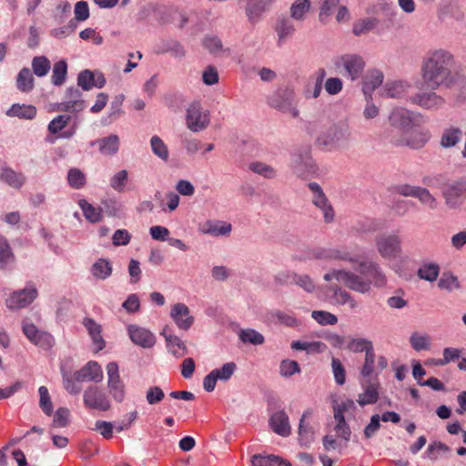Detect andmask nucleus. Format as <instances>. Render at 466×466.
<instances>
[{"instance_id":"f257e3e1","label":"nucleus","mask_w":466,"mask_h":466,"mask_svg":"<svg viewBox=\"0 0 466 466\" xmlns=\"http://www.w3.org/2000/svg\"><path fill=\"white\" fill-rule=\"evenodd\" d=\"M454 67L455 59L451 52L445 49L430 51L421 63V79L431 90L440 86L451 87L456 82Z\"/></svg>"},{"instance_id":"f03ea898","label":"nucleus","mask_w":466,"mask_h":466,"mask_svg":"<svg viewBox=\"0 0 466 466\" xmlns=\"http://www.w3.org/2000/svg\"><path fill=\"white\" fill-rule=\"evenodd\" d=\"M289 167L297 177L303 179L318 175V167L312 159L309 146H301L292 150Z\"/></svg>"},{"instance_id":"7ed1b4c3","label":"nucleus","mask_w":466,"mask_h":466,"mask_svg":"<svg viewBox=\"0 0 466 466\" xmlns=\"http://www.w3.org/2000/svg\"><path fill=\"white\" fill-rule=\"evenodd\" d=\"M350 138L349 128L344 124H331L316 138V144L323 149H332L340 147Z\"/></svg>"},{"instance_id":"20e7f679","label":"nucleus","mask_w":466,"mask_h":466,"mask_svg":"<svg viewBox=\"0 0 466 466\" xmlns=\"http://www.w3.org/2000/svg\"><path fill=\"white\" fill-rule=\"evenodd\" d=\"M445 204L450 208L461 207L466 199V177L447 181L441 188Z\"/></svg>"},{"instance_id":"39448f33","label":"nucleus","mask_w":466,"mask_h":466,"mask_svg":"<svg viewBox=\"0 0 466 466\" xmlns=\"http://www.w3.org/2000/svg\"><path fill=\"white\" fill-rule=\"evenodd\" d=\"M271 107L279 111L290 114L293 117L299 116V110L296 107L295 93L289 87L279 88L268 99Z\"/></svg>"},{"instance_id":"423d86ee","label":"nucleus","mask_w":466,"mask_h":466,"mask_svg":"<svg viewBox=\"0 0 466 466\" xmlns=\"http://www.w3.org/2000/svg\"><path fill=\"white\" fill-rule=\"evenodd\" d=\"M334 65L338 69H344V76L348 77L351 81H355L362 75L365 67V61L360 55L345 54L337 57Z\"/></svg>"},{"instance_id":"0eeeda50","label":"nucleus","mask_w":466,"mask_h":466,"mask_svg":"<svg viewBox=\"0 0 466 466\" xmlns=\"http://www.w3.org/2000/svg\"><path fill=\"white\" fill-rule=\"evenodd\" d=\"M377 249L384 258H395L400 252V239L395 234H380L375 238Z\"/></svg>"},{"instance_id":"6e6552de","label":"nucleus","mask_w":466,"mask_h":466,"mask_svg":"<svg viewBox=\"0 0 466 466\" xmlns=\"http://www.w3.org/2000/svg\"><path fill=\"white\" fill-rule=\"evenodd\" d=\"M106 373L108 377L107 388L110 395L117 402H122L126 396V386L120 378L118 365L112 361L106 365Z\"/></svg>"},{"instance_id":"1a4fd4ad","label":"nucleus","mask_w":466,"mask_h":466,"mask_svg":"<svg viewBox=\"0 0 466 466\" xmlns=\"http://www.w3.org/2000/svg\"><path fill=\"white\" fill-rule=\"evenodd\" d=\"M187 127L193 132L206 129L209 124L208 112H203L199 102L195 101L188 106L186 115Z\"/></svg>"},{"instance_id":"9d476101","label":"nucleus","mask_w":466,"mask_h":466,"mask_svg":"<svg viewBox=\"0 0 466 466\" xmlns=\"http://www.w3.org/2000/svg\"><path fill=\"white\" fill-rule=\"evenodd\" d=\"M38 292L35 286L14 291L5 300L9 309L15 310L29 306L37 297Z\"/></svg>"},{"instance_id":"9b49d317","label":"nucleus","mask_w":466,"mask_h":466,"mask_svg":"<svg viewBox=\"0 0 466 466\" xmlns=\"http://www.w3.org/2000/svg\"><path fill=\"white\" fill-rule=\"evenodd\" d=\"M84 403L86 407L106 411L110 409V401L106 393L96 386H89L84 392Z\"/></svg>"},{"instance_id":"f8f14e48","label":"nucleus","mask_w":466,"mask_h":466,"mask_svg":"<svg viewBox=\"0 0 466 466\" xmlns=\"http://www.w3.org/2000/svg\"><path fill=\"white\" fill-rule=\"evenodd\" d=\"M415 120V114L403 107L394 108L389 116L390 124L404 132L413 127Z\"/></svg>"},{"instance_id":"ddd939ff","label":"nucleus","mask_w":466,"mask_h":466,"mask_svg":"<svg viewBox=\"0 0 466 466\" xmlns=\"http://www.w3.org/2000/svg\"><path fill=\"white\" fill-rule=\"evenodd\" d=\"M409 100L412 104L418 105L428 110H437L442 107L445 103L444 98L436 94L434 90H431V92L417 93L414 96H410Z\"/></svg>"},{"instance_id":"4468645a","label":"nucleus","mask_w":466,"mask_h":466,"mask_svg":"<svg viewBox=\"0 0 466 466\" xmlns=\"http://www.w3.org/2000/svg\"><path fill=\"white\" fill-rule=\"evenodd\" d=\"M359 271L361 275L369 277L368 279L374 286L381 288L386 285V277L379 264L372 261H362L360 263Z\"/></svg>"},{"instance_id":"2eb2a0df","label":"nucleus","mask_w":466,"mask_h":466,"mask_svg":"<svg viewBox=\"0 0 466 466\" xmlns=\"http://www.w3.org/2000/svg\"><path fill=\"white\" fill-rule=\"evenodd\" d=\"M127 331L130 339L136 345L145 349L152 348L156 343V337L152 332L137 325H129Z\"/></svg>"},{"instance_id":"dca6fc26","label":"nucleus","mask_w":466,"mask_h":466,"mask_svg":"<svg viewBox=\"0 0 466 466\" xmlns=\"http://www.w3.org/2000/svg\"><path fill=\"white\" fill-rule=\"evenodd\" d=\"M74 379L76 381L100 382L103 380V371L96 361L91 360L75 372Z\"/></svg>"},{"instance_id":"f3484780","label":"nucleus","mask_w":466,"mask_h":466,"mask_svg":"<svg viewBox=\"0 0 466 466\" xmlns=\"http://www.w3.org/2000/svg\"><path fill=\"white\" fill-rule=\"evenodd\" d=\"M342 283L350 289L366 294L371 289V281L364 279L363 275H357L351 271H344Z\"/></svg>"},{"instance_id":"a211bd4d","label":"nucleus","mask_w":466,"mask_h":466,"mask_svg":"<svg viewBox=\"0 0 466 466\" xmlns=\"http://www.w3.org/2000/svg\"><path fill=\"white\" fill-rule=\"evenodd\" d=\"M268 423L271 430L279 436L288 437L291 433L289 416L284 410L272 413Z\"/></svg>"},{"instance_id":"6ab92c4d","label":"nucleus","mask_w":466,"mask_h":466,"mask_svg":"<svg viewBox=\"0 0 466 466\" xmlns=\"http://www.w3.org/2000/svg\"><path fill=\"white\" fill-rule=\"evenodd\" d=\"M170 316L177 326L183 330H187L194 322V317L190 315L188 307L183 303H176Z\"/></svg>"},{"instance_id":"aec40b11","label":"nucleus","mask_w":466,"mask_h":466,"mask_svg":"<svg viewBox=\"0 0 466 466\" xmlns=\"http://www.w3.org/2000/svg\"><path fill=\"white\" fill-rule=\"evenodd\" d=\"M271 0H249L246 7V15L250 23L255 24L264 12L268 10Z\"/></svg>"},{"instance_id":"412c9836","label":"nucleus","mask_w":466,"mask_h":466,"mask_svg":"<svg viewBox=\"0 0 466 466\" xmlns=\"http://www.w3.org/2000/svg\"><path fill=\"white\" fill-rule=\"evenodd\" d=\"M82 324L87 329L93 343L96 345V351L102 350L106 347V341L102 338V327L92 318H84Z\"/></svg>"},{"instance_id":"4be33fe9","label":"nucleus","mask_w":466,"mask_h":466,"mask_svg":"<svg viewBox=\"0 0 466 466\" xmlns=\"http://www.w3.org/2000/svg\"><path fill=\"white\" fill-rule=\"evenodd\" d=\"M119 137L115 134H111L108 137L91 142V146L98 145L99 152L106 156H113L116 154L119 149Z\"/></svg>"},{"instance_id":"5701e85b","label":"nucleus","mask_w":466,"mask_h":466,"mask_svg":"<svg viewBox=\"0 0 466 466\" xmlns=\"http://www.w3.org/2000/svg\"><path fill=\"white\" fill-rule=\"evenodd\" d=\"M274 29L278 35L279 45H280L285 39L290 37L296 30L290 18L283 15L277 18Z\"/></svg>"},{"instance_id":"b1692460","label":"nucleus","mask_w":466,"mask_h":466,"mask_svg":"<svg viewBox=\"0 0 466 466\" xmlns=\"http://www.w3.org/2000/svg\"><path fill=\"white\" fill-rule=\"evenodd\" d=\"M383 78V73L378 69H373L369 72L362 86V91L366 99L371 98V94L382 84Z\"/></svg>"},{"instance_id":"393cba45","label":"nucleus","mask_w":466,"mask_h":466,"mask_svg":"<svg viewBox=\"0 0 466 466\" xmlns=\"http://www.w3.org/2000/svg\"><path fill=\"white\" fill-rule=\"evenodd\" d=\"M362 387L364 388V392L359 394V398L357 400L358 403L363 407L368 404H374L378 401L379 399V385L376 383H371L370 380L362 383Z\"/></svg>"},{"instance_id":"a878e982","label":"nucleus","mask_w":466,"mask_h":466,"mask_svg":"<svg viewBox=\"0 0 466 466\" xmlns=\"http://www.w3.org/2000/svg\"><path fill=\"white\" fill-rule=\"evenodd\" d=\"M327 292L331 293V298L339 305L350 304L351 309L356 307V301L352 296L336 284L327 286Z\"/></svg>"},{"instance_id":"bb28decb","label":"nucleus","mask_w":466,"mask_h":466,"mask_svg":"<svg viewBox=\"0 0 466 466\" xmlns=\"http://www.w3.org/2000/svg\"><path fill=\"white\" fill-rule=\"evenodd\" d=\"M310 0H295L289 7L290 18L302 22L307 18V14L311 10Z\"/></svg>"},{"instance_id":"cd10ccee","label":"nucleus","mask_w":466,"mask_h":466,"mask_svg":"<svg viewBox=\"0 0 466 466\" xmlns=\"http://www.w3.org/2000/svg\"><path fill=\"white\" fill-rule=\"evenodd\" d=\"M8 116H17L23 119H33L36 115V107L32 105L14 104L6 111Z\"/></svg>"},{"instance_id":"c85d7f7f","label":"nucleus","mask_w":466,"mask_h":466,"mask_svg":"<svg viewBox=\"0 0 466 466\" xmlns=\"http://www.w3.org/2000/svg\"><path fill=\"white\" fill-rule=\"evenodd\" d=\"M462 130L459 127H451L444 129L441 138V146L445 148L452 147L457 145L462 138Z\"/></svg>"},{"instance_id":"c756f323","label":"nucleus","mask_w":466,"mask_h":466,"mask_svg":"<svg viewBox=\"0 0 466 466\" xmlns=\"http://www.w3.org/2000/svg\"><path fill=\"white\" fill-rule=\"evenodd\" d=\"M312 203L323 212L324 221L330 223L334 219V210L324 193L313 196Z\"/></svg>"},{"instance_id":"7c9ffc66","label":"nucleus","mask_w":466,"mask_h":466,"mask_svg":"<svg viewBox=\"0 0 466 466\" xmlns=\"http://www.w3.org/2000/svg\"><path fill=\"white\" fill-rule=\"evenodd\" d=\"M251 464L252 466H291L289 462H287L279 456H262L260 454H255L252 456Z\"/></svg>"},{"instance_id":"2f4dec72","label":"nucleus","mask_w":466,"mask_h":466,"mask_svg":"<svg viewBox=\"0 0 466 466\" xmlns=\"http://www.w3.org/2000/svg\"><path fill=\"white\" fill-rule=\"evenodd\" d=\"M231 228H232L229 223L220 221L212 222L208 220L203 225L201 231L212 236H225L229 234Z\"/></svg>"},{"instance_id":"473e14b6","label":"nucleus","mask_w":466,"mask_h":466,"mask_svg":"<svg viewBox=\"0 0 466 466\" xmlns=\"http://www.w3.org/2000/svg\"><path fill=\"white\" fill-rule=\"evenodd\" d=\"M35 86V79L29 68L24 67L16 77V87L24 93L30 92Z\"/></svg>"},{"instance_id":"72a5a7b5","label":"nucleus","mask_w":466,"mask_h":466,"mask_svg":"<svg viewBox=\"0 0 466 466\" xmlns=\"http://www.w3.org/2000/svg\"><path fill=\"white\" fill-rule=\"evenodd\" d=\"M203 47L211 55L220 56L224 51L222 40L216 35H206L202 39Z\"/></svg>"},{"instance_id":"f704fd0d","label":"nucleus","mask_w":466,"mask_h":466,"mask_svg":"<svg viewBox=\"0 0 466 466\" xmlns=\"http://www.w3.org/2000/svg\"><path fill=\"white\" fill-rule=\"evenodd\" d=\"M0 177L15 188H20L25 182V177L22 173H17L9 167L3 169Z\"/></svg>"},{"instance_id":"c9c22d12","label":"nucleus","mask_w":466,"mask_h":466,"mask_svg":"<svg viewBox=\"0 0 466 466\" xmlns=\"http://www.w3.org/2000/svg\"><path fill=\"white\" fill-rule=\"evenodd\" d=\"M379 23L380 21L376 17L360 19L354 23L352 33L357 36L367 34L368 32L375 29Z\"/></svg>"},{"instance_id":"e433bc0d","label":"nucleus","mask_w":466,"mask_h":466,"mask_svg":"<svg viewBox=\"0 0 466 466\" xmlns=\"http://www.w3.org/2000/svg\"><path fill=\"white\" fill-rule=\"evenodd\" d=\"M91 272L96 279H106L112 274L111 263L107 259L99 258L92 265Z\"/></svg>"},{"instance_id":"4c0bfd02","label":"nucleus","mask_w":466,"mask_h":466,"mask_svg":"<svg viewBox=\"0 0 466 466\" xmlns=\"http://www.w3.org/2000/svg\"><path fill=\"white\" fill-rule=\"evenodd\" d=\"M83 214L90 223H97L102 219L100 208H96L86 199H80L78 202Z\"/></svg>"},{"instance_id":"58836bf2","label":"nucleus","mask_w":466,"mask_h":466,"mask_svg":"<svg viewBox=\"0 0 466 466\" xmlns=\"http://www.w3.org/2000/svg\"><path fill=\"white\" fill-rule=\"evenodd\" d=\"M314 429L309 423L303 422L299 420V441L301 445L309 447L314 441Z\"/></svg>"},{"instance_id":"ea45409f","label":"nucleus","mask_w":466,"mask_h":466,"mask_svg":"<svg viewBox=\"0 0 466 466\" xmlns=\"http://www.w3.org/2000/svg\"><path fill=\"white\" fill-rule=\"evenodd\" d=\"M438 287L441 289H445L451 292L454 289H460L461 288L458 277L454 276L451 272H443L439 282Z\"/></svg>"},{"instance_id":"a19ab883","label":"nucleus","mask_w":466,"mask_h":466,"mask_svg":"<svg viewBox=\"0 0 466 466\" xmlns=\"http://www.w3.org/2000/svg\"><path fill=\"white\" fill-rule=\"evenodd\" d=\"M14 259L15 255L7 238L0 235V268H5V266L14 261Z\"/></svg>"},{"instance_id":"79ce46f5","label":"nucleus","mask_w":466,"mask_h":466,"mask_svg":"<svg viewBox=\"0 0 466 466\" xmlns=\"http://www.w3.org/2000/svg\"><path fill=\"white\" fill-rule=\"evenodd\" d=\"M440 273V267L436 263H426L418 269V277L421 279L433 282Z\"/></svg>"},{"instance_id":"37998d69","label":"nucleus","mask_w":466,"mask_h":466,"mask_svg":"<svg viewBox=\"0 0 466 466\" xmlns=\"http://www.w3.org/2000/svg\"><path fill=\"white\" fill-rule=\"evenodd\" d=\"M67 64L65 60L56 62L53 66L52 83L55 86H62L66 78Z\"/></svg>"},{"instance_id":"c03bdc74","label":"nucleus","mask_w":466,"mask_h":466,"mask_svg":"<svg viewBox=\"0 0 466 466\" xmlns=\"http://www.w3.org/2000/svg\"><path fill=\"white\" fill-rule=\"evenodd\" d=\"M67 182L72 188L80 189L85 187L86 179L79 168L73 167L68 170Z\"/></svg>"},{"instance_id":"a18cd8bd","label":"nucleus","mask_w":466,"mask_h":466,"mask_svg":"<svg viewBox=\"0 0 466 466\" xmlns=\"http://www.w3.org/2000/svg\"><path fill=\"white\" fill-rule=\"evenodd\" d=\"M150 146L154 155L158 157L163 161L168 160V149L166 144L158 136H153L150 139Z\"/></svg>"},{"instance_id":"49530a36","label":"nucleus","mask_w":466,"mask_h":466,"mask_svg":"<svg viewBox=\"0 0 466 466\" xmlns=\"http://www.w3.org/2000/svg\"><path fill=\"white\" fill-rule=\"evenodd\" d=\"M248 168L252 172L268 179H271L276 177V170L271 166L260 161L250 163Z\"/></svg>"},{"instance_id":"de8ad7c7","label":"nucleus","mask_w":466,"mask_h":466,"mask_svg":"<svg viewBox=\"0 0 466 466\" xmlns=\"http://www.w3.org/2000/svg\"><path fill=\"white\" fill-rule=\"evenodd\" d=\"M34 74L37 76H45L51 68L50 61L44 56H35L32 60Z\"/></svg>"},{"instance_id":"09e8293b","label":"nucleus","mask_w":466,"mask_h":466,"mask_svg":"<svg viewBox=\"0 0 466 466\" xmlns=\"http://www.w3.org/2000/svg\"><path fill=\"white\" fill-rule=\"evenodd\" d=\"M239 339L243 343H250L252 345H261L265 341L263 335L252 329H242L239 332Z\"/></svg>"},{"instance_id":"8fccbe9b","label":"nucleus","mask_w":466,"mask_h":466,"mask_svg":"<svg viewBox=\"0 0 466 466\" xmlns=\"http://www.w3.org/2000/svg\"><path fill=\"white\" fill-rule=\"evenodd\" d=\"M450 451L451 449L447 444L441 441H434L428 446L426 456L431 461H436L440 454H446Z\"/></svg>"},{"instance_id":"3c124183","label":"nucleus","mask_w":466,"mask_h":466,"mask_svg":"<svg viewBox=\"0 0 466 466\" xmlns=\"http://www.w3.org/2000/svg\"><path fill=\"white\" fill-rule=\"evenodd\" d=\"M339 4V0H324L319 7V20L322 24H326Z\"/></svg>"},{"instance_id":"603ef678","label":"nucleus","mask_w":466,"mask_h":466,"mask_svg":"<svg viewBox=\"0 0 466 466\" xmlns=\"http://www.w3.org/2000/svg\"><path fill=\"white\" fill-rule=\"evenodd\" d=\"M77 86L88 91L95 86V73L89 69L81 71L77 76Z\"/></svg>"},{"instance_id":"864d4df0","label":"nucleus","mask_w":466,"mask_h":466,"mask_svg":"<svg viewBox=\"0 0 466 466\" xmlns=\"http://www.w3.org/2000/svg\"><path fill=\"white\" fill-rule=\"evenodd\" d=\"M38 392L40 395V408L46 415L51 416L53 414V403L51 401L47 388L46 386H41L38 389Z\"/></svg>"},{"instance_id":"5fc2aeb1","label":"nucleus","mask_w":466,"mask_h":466,"mask_svg":"<svg viewBox=\"0 0 466 466\" xmlns=\"http://www.w3.org/2000/svg\"><path fill=\"white\" fill-rule=\"evenodd\" d=\"M406 92V85L402 82L387 83L384 86V93L387 97L399 98Z\"/></svg>"},{"instance_id":"6e6d98bb","label":"nucleus","mask_w":466,"mask_h":466,"mask_svg":"<svg viewBox=\"0 0 466 466\" xmlns=\"http://www.w3.org/2000/svg\"><path fill=\"white\" fill-rule=\"evenodd\" d=\"M374 363L375 353L373 350V345H370V347L367 348V350L365 352V361L360 371L361 376H363L364 378L370 377L373 372Z\"/></svg>"},{"instance_id":"4d7b16f0","label":"nucleus","mask_w":466,"mask_h":466,"mask_svg":"<svg viewBox=\"0 0 466 466\" xmlns=\"http://www.w3.org/2000/svg\"><path fill=\"white\" fill-rule=\"evenodd\" d=\"M311 317L320 325H335L338 322L336 315L324 310H314Z\"/></svg>"},{"instance_id":"13d9d810","label":"nucleus","mask_w":466,"mask_h":466,"mask_svg":"<svg viewBox=\"0 0 466 466\" xmlns=\"http://www.w3.org/2000/svg\"><path fill=\"white\" fill-rule=\"evenodd\" d=\"M410 343L416 351L428 350L430 348V337L414 332L410 338Z\"/></svg>"},{"instance_id":"bf43d9fd","label":"nucleus","mask_w":466,"mask_h":466,"mask_svg":"<svg viewBox=\"0 0 466 466\" xmlns=\"http://www.w3.org/2000/svg\"><path fill=\"white\" fill-rule=\"evenodd\" d=\"M127 179V171L126 169L120 170L111 177L110 186L114 190L122 192L125 188Z\"/></svg>"},{"instance_id":"052dcab7","label":"nucleus","mask_w":466,"mask_h":466,"mask_svg":"<svg viewBox=\"0 0 466 466\" xmlns=\"http://www.w3.org/2000/svg\"><path fill=\"white\" fill-rule=\"evenodd\" d=\"M33 344L42 348L43 350H50L54 345L53 336L43 330H39L35 339L31 341Z\"/></svg>"},{"instance_id":"680f3d73","label":"nucleus","mask_w":466,"mask_h":466,"mask_svg":"<svg viewBox=\"0 0 466 466\" xmlns=\"http://www.w3.org/2000/svg\"><path fill=\"white\" fill-rule=\"evenodd\" d=\"M300 368L296 360H284L279 366V373L282 377L289 378L295 373H299Z\"/></svg>"},{"instance_id":"e2e57ef3","label":"nucleus","mask_w":466,"mask_h":466,"mask_svg":"<svg viewBox=\"0 0 466 466\" xmlns=\"http://www.w3.org/2000/svg\"><path fill=\"white\" fill-rule=\"evenodd\" d=\"M237 370L235 362H227L221 368L213 370L218 380L222 381L228 380Z\"/></svg>"},{"instance_id":"0e129e2a","label":"nucleus","mask_w":466,"mask_h":466,"mask_svg":"<svg viewBox=\"0 0 466 466\" xmlns=\"http://www.w3.org/2000/svg\"><path fill=\"white\" fill-rule=\"evenodd\" d=\"M70 411L67 408L60 407L54 414L53 423L54 427L65 428L69 424Z\"/></svg>"},{"instance_id":"69168bd1","label":"nucleus","mask_w":466,"mask_h":466,"mask_svg":"<svg viewBox=\"0 0 466 466\" xmlns=\"http://www.w3.org/2000/svg\"><path fill=\"white\" fill-rule=\"evenodd\" d=\"M331 368L337 384L343 385L346 381V370L341 361L333 357L331 360Z\"/></svg>"},{"instance_id":"338daca9","label":"nucleus","mask_w":466,"mask_h":466,"mask_svg":"<svg viewBox=\"0 0 466 466\" xmlns=\"http://www.w3.org/2000/svg\"><path fill=\"white\" fill-rule=\"evenodd\" d=\"M293 284H296L309 293L313 292L315 289V284L309 275L295 273L293 277Z\"/></svg>"},{"instance_id":"774afa93","label":"nucleus","mask_w":466,"mask_h":466,"mask_svg":"<svg viewBox=\"0 0 466 466\" xmlns=\"http://www.w3.org/2000/svg\"><path fill=\"white\" fill-rule=\"evenodd\" d=\"M70 119V116H57L48 124V131L53 135L57 134L66 127Z\"/></svg>"}]
</instances>
